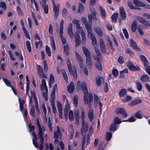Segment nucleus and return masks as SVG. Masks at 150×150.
Wrapping results in <instances>:
<instances>
[{
    "instance_id": "nucleus-1",
    "label": "nucleus",
    "mask_w": 150,
    "mask_h": 150,
    "mask_svg": "<svg viewBox=\"0 0 150 150\" xmlns=\"http://www.w3.org/2000/svg\"><path fill=\"white\" fill-rule=\"evenodd\" d=\"M76 88L79 90H81L84 94L83 100L85 104H87L89 108H90L91 107V103L93 101V97L92 94L90 93L89 95V99H87V96L88 95V90L86 83L85 82L82 83L79 81L77 82L76 86Z\"/></svg>"
},
{
    "instance_id": "nucleus-2",
    "label": "nucleus",
    "mask_w": 150,
    "mask_h": 150,
    "mask_svg": "<svg viewBox=\"0 0 150 150\" xmlns=\"http://www.w3.org/2000/svg\"><path fill=\"white\" fill-rule=\"evenodd\" d=\"M41 80V83L40 84V88L42 92V95L46 101L48 100L47 89L45 80L47 79V77L43 78H39Z\"/></svg>"
},
{
    "instance_id": "nucleus-3",
    "label": "nucleus",
    "mask_w": 150,
    "mask_h": 150,
    "mask_svg": "<svg viewBox=\"0 0 150 150\" xmlns=\"http://www.w3.org/2000/svg\"><path fill=\"white\" fill-rule=\"evenodd\" d=\"M85 112L84 109H81V118L82 127L81 129V133L83 135V133H86L88 131V123H85Z\"/></svg>"
},
{
    "instance_id": "nucleus-4",
    "label": "nucleus",
    "mask_w": 150,
    "mask_h": 150,
    "mask_svg": "<svg viewBox=\"0 0 150 150\" xmlns=\"http://www.w3.org/2000/svg\"><path fill=\"white\" fill-rule=\"evenodd\" d=\"M93 131V128L92 126H91L89 127V132L88 134L86 137H84L82 139V150H84L85 148L88 144L90 140V137L91 135V133Z\"/></svg>"
},
{
    "instance_id": "nucleus-5",
    "label": "nucleus",
    "mask_w": 150,
    "mask_h": 150,
    "mask_svg": "<svg viewBox=\"0 0 150 150\" xmlns=\"http://www.w3.org/2000/svg\"><path fill=\"white\" fill-rule=\"evenodd\" d=\"M67 64L70 73L73 75L74 79H76L77 77V72L76 68H73L72 70L71 63L70 60L69 59H67Z\"/></svg>"
},
{
    "instance_id": "nucleus-6",
    "label": "nucleus",
    "mask_w": 150,
    "mask_h": 150,
    "mask_svg": "<svg viewBox=\"0 0 150 150\" xmlns=\"http://www.w3.org/2000/svg\"><path fill=\"white\" fill-rule=\"evenodd\" d=\"M90 11L92 13L91 14H89L88 17V22L91 24L92 20L96 22L97 21V19L96 16V12L94 9L93 8H91Z\"/></svg>"
},
{
    "instance_id": "nucleus-7",
    "label": "nucleus",
    "mask_w": 150,
    "mask_h": 150,
    "mask_svg": "<svg viewBox=\"0 0 150 150\" xmlns=\"http://www.w3.org/2000/svg\"><path fill=\"white\" fill-rule=\"evenodd\" d=\"M42 108L45 114L44 120L45 121L46 123H47V125L50 131L52 130V127L51 125V122L50 120V118L49 117L48 120L47 122V118L46 117V109L44 104H43L42 106Z\"/></svg>"
},
{
    "instance_id": "nucleus-8",
    "label": "nucleus",
    "mask_w": 150,
    "mask_h": 150,
    "mask_svg": "<svg viewBox=\"0 0 150 150\" xmlns=\"http://www.w3.org/2000/svg\"><path fill=\"white\" fill-rule=\"evenodd\" d=\"M36 67L37 73L39 78H43V77L45 78L46 76H47L46 74H44L42 68L41 66L37 64Z\"/></svg>"
},
{
    "instance_id": "nucleus-9",
    "label": "nucleus",
    "mask_w": 150,
    "mask_h": 150,
    "mask_svg": "<svg viewBox=\"0 0 150 150\" xmlns=\"http://www.w3.org/2000/svg\"><path fill=\"white\" fill-rule=\"evenodd\" d=\"M38 128V136L39 139H40V142H44L43 135L46 131V130L45 127L43 126H42L41 127Z\"/></svg>"
},
{
    "instance_id": "nucleus-10",
    "label": "nucleus",
    "mask_w": 150,
    "mask_h": 150,
    "mask_svg": "<svg viewBox=\"0 0 150 150\" xmlns=\"http://www.w3.org/2000/svg\"><path fill=\"white\" fill-rule=\"evenodd\" d=\"M99 43L101 52L105 54L106 51V48L104 41L101 38H100L99 39Z\"/></svg>"
},
{
    "instance_id": "nucleus-11",
    "label": "nucleus",
    "mask_w": 150,
    "mask_h": 150,
    "mask_svg": "<svg viewBox=\"0 0 150 150\" xmlns=\"http://www.w3.org/2000/svg\"><path fill=\"white\" fill-rule=\"evenodd\" d=\"M53 11L54 13V19L56 20L58 15L59 13V4L56 5L55 3H53Z\"/></svg>"
},
{
    "instance_id": "nucleus-12",
    "label": "nucleus",
    "mask_w": 150,
    "mask_h": 150,
    "mask_svg": "<svg viewBox=\"0 0 150 150\" xmlns=\"http://www.w3.org/2000/svg\"><path fill=\"white\" fill-rule=\"evenodd\" d=\"M75 54L78 62L80 67V69H83V62L81 56L76 52H75Z\"/></svg>"
},
{
    "instance_id": "nucleus-13",
    "label": "nucleus",
    "mask_w": 150,
    "mask_h": 150,
    "mask_svg": "<svg viewBox=\"0 0 150 150\" xmlns=\"http://www.w3.org/2000/svg\"><path fill=\"white\" fill-rule=\"evenodd\" d=\"M75 54L78 62L80 67V69H83V62L81 56L76 52H75Z\"/></svg>"
},
{
    "instance_id": "nucleus-14",
    "label": "nucleus",
    "mask_w": 150,
    "mask_h": 150,
    "mask_svg": "<svg viewBox=\"0 0 150 150\" xmlns=\"http://www.w3.org/2000/svg\"><path fill=\"white\" fill-rule=\"evenodd\" d=\"M75 54L78 62L80 67V69H83V62L81 56L76 52H75Z\"/></svg>"
},
{
    "instance_id": "nucleus-15",
    "label": "nucleus",
    "mask_w": 150,
    "mask_h": 150,
    "mask_svg": "<svg viewBox=\"0 0 150 150\" xmlns=\"http://www.w3.org/2000/svg\"><path fill=\"white\" fill-rule=\"evenodd\" d=\"M75 54L78 62L80 67V69H83V62L81 56L76 52H75Z\"/></svg>"
},
{
    "instance_id": "nucleus-16",
    "label": "nucleus",
    "mask_w": 150,
    "mask_h": 150,
    "mask_svg": "<svg viewBox=\"0 0 150 150\" xmlns=\"http://www.w3.org/2000/svg\"><path fill=\"white\" fill-rule=\"evenodd\" d=\"M115 112L117 114H121L123 116L126 117L127 116V114L125 110L123 108H117L115 110Z\"/></svg>"
},
{
    "instance_id": "nucleus-17",
    "label": "nucleus",
    "mask_w": 150,
    "mask_h": 150,
    "mask_svg": "<svg viewBox=\"0 0 150 150\" xmlns=\"http://www.w3.org/2000/svg\"><path fill=\"white\" fill-rule=\"evenodd\" d=\"M136 19L140 23L146 26H150V23L149 22L145 21L143 18L137 16L136 18Z\"/></svg>"
},
{
    "instance_id": "nucleus-18",
    "label": "nucleus",
    "mask_w": 150,
    "mask_h": 150,
    "mask_svg": "<svg viewBox=\"0 0 150 150\" xmlns=\"http://www.w3.org/2000/svg\"><path fill=\"white\" fill-rule=\"evenodd\" d=\"M120 16L121 20H124L126 19V13L123 7H120L119 9Z\"/></svg>"
},
{
    "instance_id": "nucleus-19",
    "label": "nucleus",
    "mask_w": 150,
    "mask_h": 150,
    "mask_svg": "<svg viewBox=\"0 0 150 150\" xmlns=\"http://www.w3.org/2000/svg\"><path fill=\"white\" fill-rule=\"evenodd\" d=\"M94 104L95 105H97L98 104H99L100 107V111L101 112L102 110V107L103 104L100 101V99L96 95L94 96Z\"/></svg>"
},
{
    "instance_id": "nucleus-20",
    "label": "nucleus",
    "mask_w": 150,
    "mask_h": 150,
    "mask_svg": "<svg viewBox=\"0 0 150 150\" xmlns=\"http://www.w3.org/2000/svg\"><path fill=\"white\" fill-rule=\"evenodd\" d=\"M57 104L59 113V117L61 119L63 117L62 106L60 102L58 100L57 101Z\"/></svg>"
},
{
    "instance_id": "nucleus-21",
    "label": "nucleus",
    "mask_w": 150,
    "mask_h": 150,
    "mask_svg": "<svg viewBox=\"0 0 150 150\" xmlns=\"http://www.w3.org/2000/svg\"><path fill=\"white\" fill-rule=\"evenodd\" d=\"M57 130L54 132V137L56 139H61L62 134L61 133L59 127L57 126Z\"/></svg>"
},
{
    "instance_id": "nucleus-22",
    "label": "nucleus",
    "mask_w": 150,
    "mask_h": 150,
    "mask_svg": "<svg viewBox=\"0 0 150 150\" xmlns=\"http://www.w3.org/2000/svg\"><path fill=\"white\" fill-rule=\"evenodd\" d=\"M127 66L129 69L132 71L139 70L140 69L139 66L135 67L134 66L132 63L129 62L128 63Z\"/></svg>"
},
{
    "instance_id": "nucleus-23",
    "label": "nucleus",
    "mask_w": 150,
    "mask_h": 150,
    "mask_svg": "<svg viewBox=\"0 0 150 150\" xmlns=\"http://www.w3.org/2000/svg\"><path fill=\"white\" fill-rule=\"evenodd\" d=\"M87 29V35L90 38L92 37L95 35L92 33V29L91 25H90L86 27Z\"/></svg>"
},
{
    "instance_id": "nucleus-24",
    "label": "nucleus",
    "mask_w": 150,
    "mask_h": 150,
    "mask_svg": "<svg viewBox=\"0 0 150 150\" xmlns=\"http://www.w3.org/2000/svg\"><path fill=\"white\" fill-rule=\"evenodd\" d=\"M93 29L94 31L98 35L101 37L103 36V32L99 27H94L93 28Z\"/></svg>"
},
{
    "instance_id": "nucleus-25",
    "label": "nucleus",
    "mask_w": 150,
    "mask_h": 150,
    "mask_svg": "<svg viewBox=\"0 0 150 150\" xmlns=\"http://www.w3.org/2000/svg\"><path fill=\"white\" fill-rule=\"evenodd\" d=\"M72 24H69L67 28L68 34L71 38H73L74 36V33L72 32Z\"/></svg>"
},
{
    "instance_id": "nucleus-26",
    "label": "nucleus",
    "mask_w": 150,
    "mask_h": 150,
    "mask_svg": "<svg viewBox=\"0 0 150 150\" xmlns=\"http://www.w3.org/2000/svg\"><path fill=\"white\" fill-rule=\"evenodd\" d=\"M88 117L91 122L92 121L94 118V112L93 109H91L88 111Z\"/></svg>"
},
{
    "instance_id": "nucleus-27",
    "label": "nucleus",
    "mask_w": 150,
    "mask_h": 150,
    "mask_svg": "<svg viewBox=\"0 0 150 150\" xmlns=\"http://www.w3.org/2000/svg\"><path fill=\"white\" fill-rule=\"evenodd\" d=\"M142 102V100L141 99H137L132 100L129 104V105L131 106H134Z\"/></svg>"
},
{
    "instance_id": "nucleus-28",
    "label": "nucleus",
    "mask_w": 150,
    "mask_h": 150,
    "mask_svg": "<svg viewBox=\"0 0 150 150\" xmlns=\"http://www.w3.org/2000/svg\"><path fill=\"white\" fill-rule=\"evenodd\" d=\"M74 85L73 82H71L67 88V90L69 92L72 93L74 90Z\"/></svg>"
},
{
    "instance_id": "nucleus-29",
    "label": "nucleus",
    "mask_w": 150,
    "mask_h": 150,
    "mask_svg": "<svg viewBox=\"0 0 150 150\" xmlns=\"http://www.w3.org/2000/svg\"><path fill=\"white\" fill-rule=\"evenodd\" d=\"M83 53L85 54L86 58L91 57V54L88 49L85 47L82 48Z\"/></svg>"
},
{
    "instance_id": "nucleus-30",
    "label": "nucleus",
    "mask_w": 150,
    "mask_h": 150,
    "mask_svg": "<svg viewBox=\"0 0 150 150\" xmlns=\"http://www.w3.org/2000/svg\"><path fill=\"white\" fill-rule=\"evenodd\" d=\"M133 3L135 5L137 6L144 7L145 6V4L138 0H133Z\"/></svg>"
},
{
    "instance_id": "nucleus-31",
    "label": "nucleus",
    "mask_w": 150,
    "mask_h": 150,
    "mask_svg": "<svg viewBox=\"0 0 150 150\" xmlns=\"http://www.w3.org/2000/svg\"><path fill=\"white\" fill-rule=\"evenodd\" d=\"M86 64L89 69H91L93 64L91 57L86 58Z\"/></svg>"
},
{
    "instance_id": "nucleus-32",
    "label": "nucleus",
    "mask_w": 150,
    "mask_h": 150,
    "mask_svg": "<svg viewBox=\"0 0 150 150\" xmlns=\"http://www.w3.org/2000/svg\"><path fill=\"white\" fill-rule=\"evenodd\" d=\"M75 42L76 46H79L81 44V39L79 35L77 33L75 34Z\"/></svg>"
},
{
    "instance_id": "nucleus-33",
    "label": "nucleus",
    "mask_w": 150,
    "mask_h": 150,
    "mask_svg": "<svg viewBox=\"0 0 150 150\" xmlns=\"http://www.w3.org/2000/svg\"><path fill=\"white\" fill-rule=\"evenodd\" d=\"M141 80L143 82H149L150 80V78L147 75H143L140 78Z\"/></svg>"
},
{
    "instance_id": "nucleus-34",
    "label": "nucleus",
    "mask_w": 150,
    "mask_h": 150,
    "mask_svg": "<svg viewBox=\"0 0 150 150\" xmlns=\"http://www.w3.org/2000/svg\"><path fill=\"white\" fill-rule=\"evenodd\" d=\"M140 58L141 61L144 63V67H146L147 65L148 64V62L146 58L143 55H141Z\"/></svg>"
},
{
    "instance_id": "nucleus-35",
    "label": "nucleus",
    "mask_w": 150,
    "mask_h": 150,
    "mask_svg": "<svg viewBox=\"0 0 150 150\" xmlns=\"http://www.w3.org/2000/svg\"><path fill=\"white\" fill-rule=\"evenodd\" d=\"M104 79L102 77H97L96 79V82L97 85L99 86H100L101 83L103 82Z\"/></svg>"
},
{
    "instance_id": "nucleus-36",
    "label": "nucleus",
    "mask_w": 150,
    "mask_h": 150,
    "mask_svg": "<svg viewBox=\"0 0 150 150\" xmlns=\"http://www.w3.org/2000/svg\"><path fill=\"white\" fill-rule=\"evenodd\" d=\"M127 91L124 88L121 89L120 91L119 95L120 97H123L127 94Z\"/></svg>"
},
{
    "instance_id": "nucleus-37",
    "label": "nucleus",
    "mask_w": 150,
    "mask_h": 150,
    "mask_svg": "<svg viewBox=\"0 0 150 150\" xmlns=\"http://www.w3.org/2000/svg\"><path fill=\"white\" fill-rule=\"evenodd\" d=\"M137 22L136 21H132L131 25V29L133 32H135L137 29Z\"/></svg>"
},
{
    "instance_id": "nucleus-38",
    "label": "nucleus",
    "mask_w": 150,
    "mask_h": 150,
    "mask_svg": "<svg viewBox=\"0 0 150 150\" xmlns=\"http://www.w3.org/2000/svg\"><path fill=\"white\" fill-rule=\"evenodd\" d=\"M50 79L49 81V87H51V84L54 83V77L52 74H51L50 75Z\"/></svg>"
},
{
    "instance_id": "nucleus-39",
    "label": "nucleus",
    "mask_w": 150,
    "mask_h": 150,
    "mask_svg": "<svg viewBox=\"0 0 150 150\" xmlns=\"http://www.w3.org/2000/svg\"><path fill=\"white\" fill-rule=\"evenodd\" d=\"M69 49L67 44L63 46V52L66 55H68L69 54Z\"/></svg>"
},
{
    "instance_id": "nucleus-40",
    "label": "nucleus",
    "mask_w": 150,
    "mask_h": 150,
    "mask_svg": "<svg viewBox=\"0 0 150 150\" xmlns=\"http://www.w3.org/2000/svg\"><path fill=\"white\" fill-rule=\"evenodd\" d=\"M92 41L91 44L93 47L98 46L97 44V40L95 36H93L90 38Z\"/></svg>"
},
{
    "instance_id": "nucleus-41",
    "label": "nucleus",
    "mask_w": 150,
    "mask_h": 150,
    "mask_svg": "<svg viewBox=\"0 0 150 150\" xmlns=\"http://www.w3.org/2000/svg\"><path fill=\"white\" fill-rule=\"evenodd\" d=\"M93 57L94 59L97 62H101L102 59L101 54H98L97 56H93Z\"/></svg>"
},
{
    "instance_id": "nucleus-42",
    "label": "nucleus",
    "mask_w": 150,
    "mask_h": 150,
    "mask_svg": "<svg viewBox=\"0 0 150 150\" xmlns=\"http://www.w3.org/2000/svg\"><path fill=\"white\" fill-rule=\"evenodd\" d=\"M136 87L137 90L139 91H141L142 90V85L141 83L137 81H135Z\"/></svg>"
},
{
    "instance_id": "nucleus-43",
    "label": "nucleus",
    "mask_w": 150,
    "mask_h": 150,
    "mask_svg": "<svg viewBox=\"0 0 150 150\" xmlns=\"http://www.w3.org/2000/svg\"><path fill=\"white\" fill-rule=\"evenodd\" d=\"M118 126L116 125V124L113 123L110 126L109 129L110 131L114 132L118 128Z\"/></svg>"
},
{
    "instance_id": "nucleus-44",
    "label": "nucleus",
    "mask_w": 150,
    "mask_h": 150,
    "mask_svg": "<svg viewBox=\"0 0 150 150\" xmlns=\"http://www.w3.org/2000/svg\"><path fill=\"white\" fill-rule=\"evenodd\" d=\"M99 8L100 10L101 16L103 19H105L106 18V14L105 11L101 6H100Z\"/></svg>"
},
{
    "instance_id": "nucleus-45",
    "label": "nucleus",
    "mask_w": 150,
    "mask_h": 150,
    "mask_svg": "<svg viewBox=\"0 0 150 150\" xmlns=\"http://www.w3.org/2000/svg\"><path fill=\"white\" fill-rule=\"evenodd\" d=\"M129 45L134 49L137 50V45L136 43L132 40H131L130 41Z\"/></svg>"
},
{
    "instance_id": "nucleus-46",
    "label": "nucleus",
    "mask_w": 150,
    "mask_h": 150,
    "mask_svg": "<svg viewBox=\"0 0 150 150\" xmlns=\"http://www.w3.org/2000/svg\"><path fill=\"white\" fill-rule=\"evenodd\" d=\"M42 8L44 9V12L45 13L47 14L48 13V7L47 4H42Z\"/></svg>"
},
{
    "instance_id": "nucleus-47",
    "label": "nucleus",
    "mask_w": 150,
    "mask_h": 150,
    "mask_svg": "<svg viewBox=\"0 0 150 150\" xmlns=\"http://www.w3.org/2000/svg\"><path fill=\"white\" fill-rule=\"evenodd\" d=\"M22 30L24 33L25 37L26 38H28L29 40H30V37L29 35L28 31L27 30L25 27H23Z\"/></svg>"
},
{
    "instance_id": "nucleus-48",
    "label": "nucleus",
    "mask_w": 150,
    "mask_h": 150,
    "mask_svg": "<svg viewBox=\"0 0 150 150\" xmlns=\"http://www.w3.org/2000/svg\"><path fill=\"white\" fill-rule=\"evenodd\" d=\"M63 32H62L61 33H59V35L61 40L62 43L63 45H64L66 42V39L63 37Z\"/></svg>"
},
{
    "instance_id": "nucleus-49",
    "label": "nucleus",
    "mask_w": 150,
    "mask_h": 150,
    "mask_svg": "<svg viewBox=\"0 0 150 150\" xmlns=\"http://www.w3.org/2000/svg\"><path fill=\"white\" fill-rule=\"evenodd\" d=\"M2 79L3 80V81L5 83V84L7 86L10 87L11 88L12 87V86L11 85V82L7 79H6V78H3Z\"/></svg>"
},
{
    "instance_id": "nucleus-50",
    "label": "nucleus",
    "mask_w": 150,
    "mask_h": 150,
    "mask_svg": "<svg viewBox=\"0 0 150 150\" xmlns=\"http://www.w3.org/2000/svg\"><path fill=\"white\" fill-rule=\"evenodd\" d=\"M78 96H74L73 99V101L74 104L75 105L76 107H77L78 105Z\"/></svg>"
},
{
    "instance_id": "nucleus-51",
    "label": "nucleus",
    "mask_w": 150,
    "mask_h": 150,
    "mask_svg": "<svg viewBox=\"0 0 150 150\" xmlns=\"http://www.w3.org/2000/svg\"><path fill=\"white\" fill-rule=\"evenodd\" d=\"M84 10V7L83 4L80 3L79 5V9L77 12L79 13H80L83 12Z\"/></svg>"
},
{
    "instance_id": "nucleus-52",
    "label": "nucleus",
    "mask_w": 150,
    "mask_h": 150,
    "mask_svg": "<svg viewBox=\"0 0 150 150\" xmlns=\"http://www.w3.org/2000/svg\"><path fill=\"white\" fill-rule=\"evenodd\" d=\"M50 40L52 48L55 50H56V47L54 40L52 36L50 37Z\"/></svg>"
},
{
    "instance_id": "nucleus-53",
    "label": "nucleus",
    "mask_w": 150,
    "mask_h": 150,
    "mask_svg": "<svg viewBox=\"0 0 150 150\" xmlns=\"http://www.w3.org/2000/svg\"><path fill=\"white\" fill-rule=\"evenodd\" d=\"M128 5L129 7L132 9H137L138 10H140V8H139L137 7L134 6L133 5L132 3L131 2H128Z\"/></svg>"
},
{
    "instance_id": "nucleus-54",
    "label": "nucleus",
    "mask_w": 150,
    "mask_h": 150,
    "mask_svg": "<svg viewBox=\"0 0 150 150\" xmlns=\"http://www.w3.org/2000/svg\"><path fill=\"white\" fill-rule=\"evenodd\" d=\"M35 109L33 105L31 108L30 112L29 114L32 117H35Z\"/></svg>"
},
{
    "instance_id": "nucleus-55",
    "label": "nucleus",
    "mask_w": 150,
    "mask_h": 150,
    "mask_svg": "<svg viewBox=\"0 0 150 150\" xmlns=\"http://www.w3.org/2000/svg\"><path fill=\"white\" fill-rule=\"evenodd\" d=\"M95 66L99 70H102V67L101 62H97V63L95 64Z\"/></svg>"
},
{
    "instance_id": "nucleus-56",
    "label": "nucleus",
    "mask_w": 150,
    "mask_h": 150,
    "mask_svg": "<svg viewBox=\"0 0 150 150\" xmlns=\"http://www.w3.org/2000/svg\"><path fill=\"white\" fill-rule=\"evenodd\" d=\"M142 111H138L135 114V117L138 119H142V116L141 115Z\"/></svg>"
},
{
    "instance_id": "nucleus-57",
    "label": "nucleus",
    "mask_w": 150,
    "mask_h": 150,
    "mask_svg": "<svg viewBox=\"0 0 150 150\" xmlns=\"http://www.w3.org/2000/svg\"><path fill=\"white\" fill-rule=\"evenodd\" d=\"M118 16V13H115L111 17L112 21L114 22H116Z\"/></svg>"
},
{
    "instance_id": "nucleus-58",
    "label": "nucleus",
    "mask_w": 150,
    "mask_h": 150,
    "mask_svg": "<svg viewBox=\"0 0 150 150\" xmlns=\"http://www.w3.org/2000/svg\"><path fill=\"white\" fill-rule=\"evenodd\" d=\"M26 45L27 48L29 52H31V47L30 42L29 41H27L26 42Z\"/></svg>"
},
{
    "instance_id": "nucleus-59",
    "label": "nucleus",
    "mask_w": 150,
    "mask_h": 150,
    "mask_svg": "<svg viewBox=\"0 0 150 150\" xmlns=\"http://www.w3.org/2000/svg\"><path fill=\"white\" fill-rule=\"evenodd\" d=\"M64 23V21L63 20H61V21L60 24V27H59V33H61L63 32V24Z\"/></svg>"
},
{
    "instance_id": "nucleus-60",
    "label": "nucleus",
    "mask_w": 150,
    "mask_h": 150,
    "mask_svg": "<svg viewBox=\"0 0 150 150\" xmlns=\"http://www.w3.org/2000/svg\"><path fill=\"white\" fill-rule=\"evenodd\" d=\"M81 20L82 22L84 23L85 25V27L91 25V23L90 24H88L87 23V19L84 17H82L81 18Z\"/></svg>"
},
{
    "instance_id": "nucleus-61",
    "label": "nucleus",
    "mask_w": 150,
    "mask_h": 150,
    "mask_svg": "<svg viewBox=\"0 0 150 150\" xmlns=\"http://www.w3.org/2000/svg\"><path fill=\"white\" fill-rule=\"evenodd\" d=\"M81 37L82 43L83 44L85 43L86 42V37L85 32H83L81 34Z\"/></svg>"
},
{
    "instance_id": "nucleus-62",
    "label": "nucleus",
    "mask_w": 150,
    "mask_h": 150,
    "mask_svg": "<svg viewBox=\"0 0 150 150\" xmlns=\"http://www.w3.org/2000/svg\"><path fill=\"white\" fill-rule=\"evenodd\" d=\"M132 99V98L131 97L127 95L126 96L125 99H122V101L124 102H126L129 101L131 100Z\"/></svg>"
},
{
    "instance_id": "nucleus-63",
    "label": "nucleus",
    "mask_w": 150,
    "mask_h": 150,
    "mask_svg": "<svg viewBox=\"0 0 150 150\" xmlns=\"http://www.w3.org/2000/svg\"><path fill=\"white\" fill-rule=\"evenodd\" d=\"M69 119L71 121H72L74 120V116L73 115V112L72 110H70L69 112Z\"/></svg>"
},
{
    "instance_id": "nucleus-64",
    "label": "nucleus",
    "mask_w": 150,
    "mask_h": 150,
    "mask_svg": "<svg viewBox=\"0 0 150 150\" xmlns=\"http://www.w3.org/2000/svg\"><path fill=\"white\" fill-rule=\"evenodd\" d=\"M112 137V134L110 132H107L106 134V139L108 141H110Z\"/></svg>"
}]
</instances>
